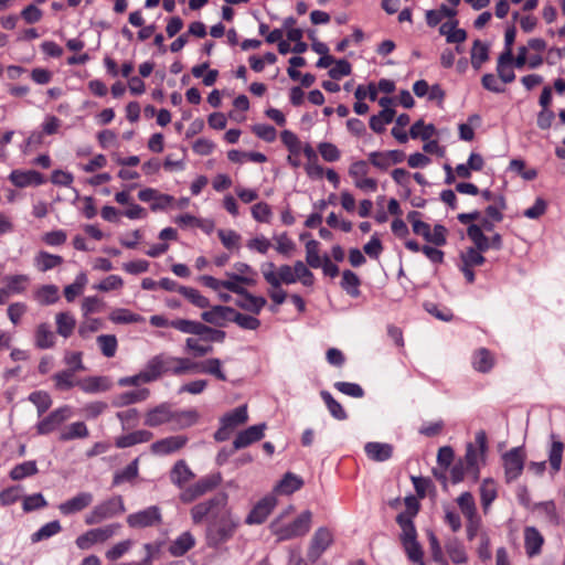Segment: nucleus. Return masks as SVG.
I'll use <instances>...</instances> for the list:
<instances>
[{
  "instance_id": "nucleus-1",
  "label": "nucleus",
  "mask_w": 565,
  "mask_h": 565,
  "mask_svg": "<svg viewBox=\"0 0 565 565\" xmlns=\"http://www.w3.org/2000/svg\"><path fill=\"white\" fill-rule=\"evenodd\" d=\"M295 512V507H287L271 523L270 530L278 541H288L305 536L312 522V513L309 510L301 512L292 522L285 524L282 520Z\"/></svg>"
},
{
  "instance_id": "nucleus-2",
  "label": "nucleus",
  "mask_w": 565,
  "mask_h": 565,
  "mask_svg": "<svg viewBox=\"0 0 565 565\" xmlns=\"http://www.w3.org/2000/svg\"><path fill=\"white\" fill-rule=\"evenodd\" d=\"M239 518L230 510L222 511L206 529V544L210 547H217L231 540L238 527Z\"/></svg>"
},
{
  "instance_id": "nucleus-3",
  "label": "nucleus",
  "mask_w": 565,
  "mask_h": 565,
  "mask_svg": "<svg viewBox=\"0 0 565 565\" xmlns=\"http://www.w3.org/2000/svg\"><path fill=\"white\" fill-rule=\"evenodd\" d=\"M467 234L476 247H469L461 253L462 265L469 267L481 266L486 262L482 252L490 248L489 238L482 233L480 225L477 224H470Z\"/></svg>"
},
{
  "instance_id": "nucleus-4",
  "label": "nucleus",
  "mask_w": 565,
  "mask_h": 565,
  "mask_svg": "<svg viewBox=\"0 0 565 565\" xmlns=\"http://www.w3.org/2000/svg\"><path fill=\"white\" fill-rule=\"evenodd\" d=\"M126 511L124 500L120 495L111 497L96 504L86 515L87 525H96L106 520L122 514Z\"/></svg>"
},
{
  "instance_id": "nucleus-5",
  "label": "nucleus",
  "mask_w": 565,
  "mask_h": 565,
  "mask_svg": "<svg viewBox=\"0 0 565 565\" xmlns=\"http://www.w3.org/2000/svg\"><path fill=\"white\" fill-rule=\"evenodd\" d=\"M119 523H111L105 526L86 531L76 537L75 544L82 551H87L96 544H103L110 540L120 530Z\"/></svg>"
},
{
  "instance_id": "nucleus-6",
  "label": "nucleus",
  "mask_w": 565,
  "mask_h": 565,
  "mask_svg": "<svg viewBox=\"0 0 565 565\" xmlns=\"http://www.w3.org/2000/svg\"><path fill=\"white\" fill-rule=\"evenodd\" d=\"M260 271L264 279L270 287H280L282 284H295L294 266L281 265L276 268L271 262H266L260 265Z\"/></svg>"
},
{
  "instance_id": "nucleus-7",
  "label": "nucleus",
  "mask_w": 565,
  "mask_h": 565,
  "mask_svg": "<svg viewBox=\"0 0 565 565\" xmlns=\"http://www.w3.org/2000/svg\"><path fill=\"white\" fill-rule=\"evenodd\" d=\"M227 495L220 493L212 499L198 503L191 509V518L195 524L201 523L207 515L214 519L226 509Z\"/></svg>"
},
{
  "instance_id": "nucleus-8",
  "label": "nucleus",
  "mask_w": 565,
  "mask_h": 565,
  "mask_svg": "<svg viewBox=\"0 0 565 565\" xmlns=\"http://www.w3.org/2000/svg\"><path fill=\"white\" fill-rule=\"evenodd\" d=\"M369 163L364 160H358L350 164L349 175L353 180L355 188L363 192H375L377 190V181L369 178Z\"/></svg>"
},
{
  "instance_id": "nucleus-9",
  "label": "nucleus",
  "mask_w": 565,
  "mask_h": 565,
  "mask_svg": "<svg viewBox=\"0 0 565 565\" xmlns=\"http://www.w3.org/2000/svg\"><path fill=\"white\" fill-rule=\"evenodd\" d=\"M333 543V535L327 527H319L313 533L308 548V559L312 563L317 562L320 556Z\"/></svg>"
},
{
  "instance_id": "nucleus-10",
  "label": "nucleus",
  "mask_w": 565,
  "mask_h": 565,
  "mask_svg": "<svg viewBox=\"0 0 565 565\" xmlns=\"http://www.w3.org/2000/svg\"><path fill=\"white\" fill-rule=\"evenodd\" d=\"M161 523V512L156 505L131 513L127 516V524L130 527L142 529Z\"/></svg>"
},
{
  "instance_id": "nucleus-11",
  "label": "nucleus",
  "mask_w": 565,
  "mask_h": 565,
  "mask_svg": "<svg viewBox=\"0 0 565 565\" xmlns=\"http://www.w3.org/2000/svg\"><path fill=\"white\" fill-rule=\"evenodd\" d=\"M184 435H173L159 439L151 444L150 450L156 456H167L181 450L188 444Z\"/></svg>"
},
{
  "instance_id": "nucleus-12",
  "label": "nucleus",
  "mask_w": 565,
  "mask_h": 565,
  "mask_svg": "<svg viewBox=\"0 0 565 565\" xmlns=\"http://www.w3.org/2000/svg\"><path fill=\"white\" fill-rule=\"evenodd\" d=\"M170 355L160 353L152 356L143 367L146 381L153 382L166 373H170Z\"/></svg>"
},
{
  "instance_id": "nucleus-13",
  "label": "nucleus",
  "mask_w": 565,
  "mask_h": 565,
  "mask_svg": "<svg viewBox=\"0 0 565 565\" xmlns=\"http://www.w3.org/2000/svg\"><path fill=\"white\" fill-rule=\"evenodd\" d=\"M72 411L68 406L53 411L49 416L38 423L36 429L40 435H46L55 430L62 423L68 419Z\"/></svg>"
},
{
  "instance_id": "nucleus-14",
  "label": "nucleus",
  "mask_w": 565,
  "mask_h": 565,
  "mask_svg": "<svg viewBox=\"0 0 565 565\" xmlns=\"http://www.w3.org/2000/svg\"><path fill=\"white\" fill-rule=\"evenodd\" d=\"M277 505V500L274 495L263 498L247 515L245 522L247 524H262L274 508Z\"/></svg>"
},
{
  "instance_id": "nucleus-15",
  "label": "nucleus",
  "mask_w": 565,
  "mask_h": 565,
  "mask_svg": "<svg viewBox=\"0 0 565 565\" xmlns=\"http://www.w3.org/2000/svg\"><path fill=\"white\" fill-rule=\"evenodd\" d=\"M90 492H79L73 498L58 504L57 509L63 515H72L88 508L93 502Z\"/></svg>"
},
{
  "instance_id": "nucleus-16",
  "label": "nucleus",
  "mask_w": 565,
  "mask_h": 565,
  "mask_svg": "<svg viewBox=\"0 0 565 565\" xmlns=\"http://www.w3.org/2000/svg\"><path fill=\"white\" fill-rule=\"evenodd\" d=\"M217 486V478L206 477L199 480L195 484L184 489L180 494V500L190 503L199 497L205 494Z\"/></svg>"
},
{
  "instance_id": "nucleus-17",
  "label": "nucleus",
  "mask_w": 565,
  "mask_h": 565,
  "mask_svg": "<svg viewBox=\"0 0 565 565\" xmlns=\"http://www.w3.org/2000/svg\"><path fill=\"white\" fill-rule=\"evenodd\" d=\"M505 478L508 481L515 480L524 467V457L519 448H513L503 456Z\"/></svg>"
},
{
  "instance_id": "nucleus-18",
  "label": "nucleus",
  "mask_w": 565,
  "mask_h": 565,
  "mask_svg": "<svg viewBox=\"0 0 565 565\" xmlns=\"http://www.w3.org/2000/svg\"><path fill=\"white\" fill-rule=\"evenodd\" d=\"M172 418V407L168 403H161L153 408H150L145 414V425L148 427H158L164 424H170Z\"/></svg>"
},
{
  "instance_id": "nucleus-19",
  "label": "nucleus",
  "mask_w": 565,
  "mask_h": 565,
  "mask_svg": "<svg viewBox=\"0 0 565 565\" xmlns=\"http://www.w3.org/2000/svg\"><path fill=\"white\" fill-rule=\"evenodd\" d=\"M235 309L226 306H214L202 312L201 318L211 324L223 327L226 322L233 321Z\"/></svg>"
},
{
  "instance_id": "nucleus-20",
  "label": "nucleus",
  "mask_w": 565,
  "mask_h": 565,
  "mask_svg": "<svg viewBox=\"0 0 565 565\" xmlns=\"http://www.w3.org/2000/svg\"><path fill=\"white\" fill-rule=\"evenodd\" d=\"M266 429L265 424H258L246 428L241 431L235 440L233 441V447L235 450L245 448L250 444L260 440L264 437V431Z\"/></svg>"
},
{
  "instance_id": "nucleus-21",
  "label": "nucleus",
  "mask_w": 565,
  "mask_h": 565,
  "mask_svg": "<svg viewBox=\"0 0 565 565\" xmlns=\"http://www.w3.org/2000/svg\"><path fill=\"white\" fill-rule=\"evenodd\" d=\"M56 334L47 322H41L34 331V345L41 350L52 349L56 344Z\"/></svg>"
},
{
  "instance_id": "nucleus-22",
  "label": "nucleus",
  "mask_w": 565,
  "mask_h": 565,
  "mask_svg": "<svg viewBox=\"0 0 565 565\" xmlns=\"http://www.w3.org/2000/svg\"><path fill=\"white\" fill-rule=\"evenodd\" d=\"M138 198L142 202H151L152 211L163 210L173 202L171 195L159 193L151 188L139 191Z\"/></svg>"
},
{
  "instance_id": "nucleus-23",
  "label": "nucleus",
  "mask_w": 565,
  "mask_h": 565,
  "mask_svg": "<svg viewBox=\"0 0 565 565\" xmlns=\"http://www.w3.org/2000/svg\"><path fill=\"white\" fill-rule=\"evenodd\" d=\"M9 180L18 188L40 185L44 182L43 175L34 170H13L9 175Z\"/></svg>"
},
{
  "instance_id": "nucleus-24",
  "label": "nucleus",
  "mask_w": 565,
  "mask_h": 565,
  "mask_svg": "<svg viewBox=\"0 0 565 565\" xmlns=\"http://www.w3.org/2000/svg\"><path fill=\"white\" fill-rule=\"evenodd\" d=\"M544 544V537L540 531L534 526H526L524 529V547L526 554L533 557L541 553Z\"/></svg>"
},
{
  "instance_id": "nucleus-25",
  "label": "nucleus",
  "mask_w": 565,
  "mask_h": 565,
  "mask_svg": "<svg viewBox=\"0 0 565 565\" xmlns=\"http://www.w3.org/2000/svg\"><path fill=\"white\" fill-rule=\"evenodd\" d=\"M153 437L152 433L146 429L136 430L124 436H119L115 440L117 448H128L138 444L148 443Z\"/></svg>"
},
{
  "instance_id": "nucleus-26",
  "label": "nucleus",
  "mask_w": 565,
  "mask_h": 565,
  "mask_svg": "<svg viewBox=\"0 0 565 565\" xmlns=\"http://www.w3.org/2000/svg\"><path fill=\"white\" fill-rule=\"evenodd\" d=\"M63 263V257L45 250H40L34 255L33 266L42 273L51 270Z\"/></svg>"
},
{
  "instance_id": "nucleus-27",
  "label": "nucleus",
  "mask_w": 565,
  "mask_h": 565,
  "mask_svg": "<svg viewBox=\"0 0 565 565\" xmlns=\"http://www.w3.org/2000/svg\"><path fill=\"white\" fill-rule=\"evenodd\" d=\"M199 420V413L195 409L173 411L170 424L173 429H184L193 426Z\"/></svg>"
},
{
  "instance_id": "nucleus-28",
  "label": "nucleus",
  "mask_w": 565,
  "mask_h": 565,
  "mask_svg": "<svg viewBox=\"0 0 565 565\" xmlns=\"http://www.w3.org/2000/svg\"><path fill=\"white\" fill-rule=\"evenodd\" d=\"M56 333L64 339L70 338L76 327L75 317L68 311H61L55 315Z\"/></svg>"
},
{
  "instance_id": "nucleus-29",
  "label": "nucleus",
  "mask_w": 565,
  "mask_h": 565,
  "mask_svg": "<svg viewBox=\"0 0 565 565\" xmlns=\"http://www.w3.org/2000/svg\"><path fill=\"white\" fill-rule=\"evenodd\" d=\"M33 298L40 306L56 303L60 299L58 287L52 284L43 285L34 291Z\"/></svg>"
},
{
  "instance_id": "nucleus-30",
  "label": "nucleus",
  "mask_w": 565,
  "mask_h": 565,
  "mask_svg": "<svg viewBox=\"0 0 565 565\" xmlns=\"http://www.w3.org/2000/svg\"><path fill=\"white\" fill-rule=\"evenodd\" d=\"M241 298L236 300V305L243 310L258 315L267 303L266 299L262 296H254L245 290V294L239 295Z\"/></svg>"
},
{
  "instance_id": "nucleus-31",
  "label": "nucleus",
  "mask_w": 565,
  "mask_h": 565,
  "mask_svg": "<svg viewBox=\"0 0 565 565\" xmlns=\"http://www.w3.org/2000/svg\"><path fill=\"white\" fill-rule=\"evenodd\" d=\"M150 392L148 388H141L131 392L118 394L113 399L115 407H125L135 403L143 402L148 398Z\"/></svg>"
},
{
  "instance_id": "nucleus-32",
  "label": "nucleus",
  "mask_w": 565,
  "mask_h": 565,
  "mask_svg": "<svg viewBox=\"0 0 565 565\" xmlns=\"http://www.w3.org/2000/svg\"><path fill=\"white\" fill-rule=\"evenodd\" d=\"M77 386L85 393H98L109 390L110 382L105 376H88L77 381Z\"/></svg>"
},
{
  "instance_id": "nucleus-33",
  "label": "nucleus",
  "mask_w": 565,
  "mask_h": 565,
  "mask_svg": "<svg viewBox=\"0 0 565 565\" xmlns=\"http://www.w3.org/2000/svg\"><path fill=\"white\" fill-rule=\"evenodd\" d=\"M364 450L367 457L374 461H385L393 454V447L385 443H367Z\"/></svg>"
},
{
  "instance_id": "nucleus-34",
  "label": "nucleus",
  "mask_w": 565,
  "mask_h": 565,
  "mask_svg": "<svg viewBox=\"0 0 565 565\" xmlns=\"http://www.w3.org/2000/svg\"><path fill=\"white\" fill-rule=\"evenodd\" d=\"M170 373L173 375H184L188 373L198 372L200 363L190 360L189 358H178L170 355Z\"/></svg>"
},
{
  "instance_id": "nucleus-35",
  "label": "nucleus",
  "mask_w": 565,
  "mask_h": 565,
  "mask_svg": "<svg viewBox=\"0 0 565 565\" xmlns=\"http://www.w3.org/2000/svg\"><path fill=\"white\" fill-rule=\"evenodd\" d=\"M194 478V473L185 463L184 460H179L174 463L170 472V479L173 484L182 488L186 482Z\"/></svg>"
},
{
  "instance_id": "nucleus-36",
  "label": "nucleus",
  "mask_w": 565,
  "mask_h": 565,
  "mask_svg": "<svg viewBox=\"0 0 565 565\" xmlns=\"http://www.w3.org/2000/svg\"><path fill=\"white\" fill-rule=\"evenodd\" d=\"M233 267H234L235 271L226 273V277L239 280V282L249 285V286H254L256 284V280L254 278L255 271L248 264L237 262L234 264Z\"/></svg>"
},
{
  "instance_id": "nucleus-37",
  "label": "nucleus",
  "mask_w": 565,
  "mask_h": 565,
  "mask_svg": "<svg viewBox=\"0 0 565 565\" xmlns=\"http://www.w3.org/2000/svg\"><path fill=\"white\" fill-rule=\"evenodd\" d=\"M195 544V539L190 532H183L169 546V552L173 556H182Z\"/></svg>"
},
{
  "instance_id": "nucleus-38",
  "label": "nucleus",
  "mask_w": 565,
  "mask_h": 565,
  "mask_svg": "<svg viewBox=\"0 0 565 565\" xmlns=\"http://www.w3.org/2000/svg\"><path fill=\"white\" fill-rule=\"evenodd\" d=\"M303 486V480L301 477L287 472L280 482L275 487V491L280 494H291L299 490Z\"/></svg>"
},
{
  "instance_id": "nucleus-39",
  "label": "nucleus",
  "mask_w": 565,
  "mask_h": 565,
  "mask_svg": "<svg viewBox=\"0 0 565 565\" xmlns=\"http://www.w3.org/2000/svg\"><path fill=\"white\" fill-rule=\"evenodd\" d=\"M248 414L246 406H239L222 417L221 423L230 431L247 422Z\"/></svg>"
},
{
  "instance_id": "nucleus-40",
  "label": "nucleus",
  "mask_w": 565,
  "mask_h": 565,
  "mask_svg": "<svg viewBox=\"0 0 565 565\" xmlns=\"http://www.w3.org/2000/svg\"><path fill=\"white\" fill-rule=\"evenodd\" d=\"M563 451L564 444L557 438L556 435L552 434L551 447L548 450V462L554 473L561 469Z\"/></svg>"
},
{
  "instance_id": "nucleus-41",
  "label": "nucleus",
  "mask_w": 565,
  "mask_h": 565,
  "mask_svg": "<svg viewBox=\"0 0 565 565\" xmlns=\"http://www.w3.org/2000/svg\"><path fill=\"white\" fill-rule=\"evenodd\" d=\"M494 365L493 355L489 350L481 348L477 350L472 358V366L476 371L488 373Z\"/></svg>"
},
{
  "instance_id": "nucleus-42",
  "label": "nucleus",
  "mask_w": 565,
  "mask_h": 565,
  "mask_svg": "<svg viewBox=\"0 0 565 565\" xmlns=\"http://www.w3.org/2000/svg\"><path fill=\"white\" fill-rule=\"evenodd\" d=\"M6 287L3 288L8 297L10 295L22 294L29 284L26 275H12L4 278Z\"/></svg>"
},
{
  "instance_id": "nucleus-43",
  "label": "nucleus",
  "mask_w": 565,
  "mask_h": 565,
  "mask_svg": "<svg viewBox=\"0 0 565 565\" xmlns=\"http://www.w3.org/2000/svg\"><path fill=\"white\" fill-rule=\"evenodd\" d=\"M361 280L355 273L352 270H344L342 273L341 287L342 289L353 298L360 296Z\"/></svg>"
},
{
  "instance_id": "nucleus-44",
  "label": "nucleus",
  "mask_w": 565,
  "mask_h": 565,
  "mask_svg": "<svg viewBox=\"0 0 565 565\" xmlns=\"http://www.w3.org/2000/svg\"><path fill=\"white\" fill-rule=\"evenodd\" d=\"M395 111L392 108L381 110L370 118V127L374 132H383L385 126L393 121Z\"/></svg>"
},
{
  "instance_id": "nucleus-45",
  "label": "nucleus",
  "mask_w": 565,
  "mask_h": 565,
  "mask_svg": "<svg viewBox=\"0 0 565 565\" xmlns=\"http://www.w3.org/2000/svg\"><path fill=\"white\" fill-rule=\"evenodd\" d=\"M457 504L466 519L479 516L475 499L470 492H463L457 498Z\"/></svg>"
},
{
  "instance_id": "nucleus-46",
  "label": "nucleus",
  "mask_w": 565,
  "mask_h": 565,
  "mask_svg": "<svg viewBox=\"0 0 565 565\" xmlns=\"http://www.w3.org/2000/svg\"><path fill=\"white\" fill-rule=\"evenodd\" d=\"M88 436V429L83 422H75L68 425L60 435L62 441L75 438H85Z\"/></svg>"
},
{
  "instance_id": "nucleus-47",
  "label": "nucleus",
  "mask_w": 565,
  "mask_h": 565,
  "mask_svg": "<svg viewBox=\"0 0 565 565\" xmlns=\"http://www.w3.org/2000/svg\"><path fill=\"white\" fill-rule=\"evenodd\" d=\"M446 552L455 564H465L468 561L463 545L457 540H451L446 544Z\"/></svg>"
},
{
  "instance_id": "nucleus-48",
  "label": "nucleus",
  "mask_w": 565,
  "mask_h": 565,
  "mask_svg": "<svg viewBox=\"0 0 565 565\" xmlns=\"http://www.w3.org/2000/svg\"><path fill=\"white\" fill-rule=\"evenodd\" d=\"M480 498L483 510L487 512L491 503L497 498V487L492 480L484 479L482 481L480 487Z\"/></svg>"
},
{
  "instance_id": "nucleus-49",
  "label": "nucleus",
  "mask_w": 565,
  "mask_h": 565,
  "mask_svg": "<svg viewBox=\"0 0 565 565\" xmlns=\"http://www.w3.org/2000/svg\"><path fill=\"white\" fill-rule=\"evenodd\" d=\"M483 454L484 452H480V450L477 449V447L473 446L472 444H469L467 446L466 456H465L466 465H467L466 469L473 475L475 479H477L479 476L478 462H479V459L483 456Z\"/></svg>"
},
{
  "instance_id": "nucleus-50",
  "label": "nucleus",
  "mask_w": 565,
  "mask_h": 565,
  "mask_svg": "<svg viewBox=\"0 0 565 565\" xmlns=\"http://www.w3.org/2000/svg\"><path fill=\"white\" fill-rule=\"evenodd\" d=\"M489 58L488 45L482 43L480 40L473 42L471 49V64L476 70H479L481 65Z\"/></svg>"
},
{
  "instance_id": "nucleus-51",
  "label": "nucleus",
  "mask_w": 565,
  "mask_h": 565,
  "mask_svg": "<svg viewBox=\"0 0 565 565\" xmlns=\"http://www.w3.org/2000/svg\"><path fill=\"white\" fill-rule=\"evenodd\" d=\"M320 396L323 399L330 414L338 420H344L347 413L342 405L337 402L328 391H321Z\"/></svg>"
},
{
  "instance_id": "nucleus-52",
  "label": "nucleus",
  "mask_w": 565,
  "mask_h": 565,
  "mask_svg": "<svg viewBox=\"0 0 565 565\" xmlns=\"http://www.w3.org/2000/svg\"><path fill=\"white\" fill-rule=\"evenodd\" d=\"M109 320L114 323H137L143 321V317L128 309L118 308L110 312Z\"/></svg>"
},
{
  "instance_id": "nucleus-53",
  "label": "nucleus",
  "mask_w": 565,
  "mask_h": 565,
  "mask_svg": "<svg viewBox=\"0 0 565 565\" xmlns=\"http://www.w3.org/2000/svg\"><path fill=\"white\" fill-rule=\"evenodd\" d=\"M72 371L63 370L53 375L54 386L57 391H68L77 386V381L74 379Z\"/></svg>"
},
{
  "instance_id": "nucleus-54",
  "label": "nucleus",
  "mask_w": 565,
  "mask_h": 565,
  "mask_svg": "<svg viewBox=\"0 0 565 565\" xmlns=\"http://www.w3.org/2000/svg\"><path fill=\"white\" fill-rule=\"evenodd\" d=\"M199 363H200V366H199L198 372L213 375L221 381L226 380V375L222 371L221 360L214 358V359H209V360H205L204 362H199Z\"/></svg>"
},
{
  "instance_id": "nucleus-55",
  "label": "nucleus",
  "mask_w": 565,
  "mask_h": 565,
  "mask_svg": "<svg viewBox=\"0 0 565 565\" xmlns=\"http://www.w3.org/2000/svg\"><path fill=\"white\" fill-rule=\"evenodd\" d=\"M436 134V128L433 124L425 125L423 120L416 121L409 130V136L413 139L420 138L422 140H429Z\"/></svg>"
},
{
  "instance_id": "nucleus-56",
  "label": "nucleus",
  "mask_w": 565,
  "mask_h": 565,
  "mask_svg": "<svg viewBox=\"0 0 565 565\" xmlns=\"http://www.w3.org/2000/svg\"><path fill=\"white\" fill-rule=\"evenodd\" d=\"M178 292L185 297L191 303L199 308H207L210 302L199 290L191 287H179Z\"/></svg>"
},
{
  "instance_id": "nucleus-57",
  "label": "nucleus",
  "mask_w": 565,
  "mask_h": 565,
  "mask_svg": "<svg viewBox=\"0 0 565 565\" xmlns=\"http://www.w3.org/2000/svg\"><path fill=\"white\" fill-rule=\"evenodd\" d=\"M97 343L102 353L106 358H113L116 354L118 342L114 334H102L97 337Z\"/></svg>"
},
{
  "instance_id": "nucleus-58",
  "label": "nucleus",
  "mask_w": 565,
  "mask_h": 565,
  "mask_svg": "<svg viewBox=\"0 0 565 565\" xmlns=\"http://www.w3.org/2000/svg\"><path fill=\"white\" fill-rule=\"evenodd\" d=\"M35 473H38L36 462L31 460L13 467L12 470L10 471V478L12 480H21L25 477L33 476Z\"/></svg>"
},
{
  "instance_id": "nucleus-59",
  "label": "nucleus",
  "mask_w": 565,
  "mask_h": 565,
  "mask_svg": "<svg viewBox=\"0 0 565 565\" xmlns=\"http://www.w3.org/2000/svg\"><path fill=\"white\" fill-rule=\"evenodd\" d=\"M132 545V540L128 539L120 541L105 552V557L111 562L117 561L121 558L127 552H129Z\"/></svg>"
},
{
  "instance_id": "nucleus-60",
  "label": "nucleus",
  "mask_w": 565,
  "mask_h": 565,
  "mask_svg": "<svg viewBox=\"0 0 565 565\" xmlns=\"http://www.w3.org/2000/svg\"><path fill=\"white\" fill-rule=\"evenodd\" d=\"M396 522L398 523V525L401 526V530H402V534H401L402 543L416 541L417 532H416L413 520H411L408 518L406 519L404 516H397Z\"/></svg>"
},
{
  "instance_id": "nucleus-61",
  "label": "nucleus",
  "mask_w": 565,
  "mask_h": 565,
  "mask_svg": "<svg viewBox=\"0 0 565 565\" xmlns=\"http://www.w3.org/2000/svg\"><path fill=\"white\" fill-rule=\"evenodd\" d=\"M62 526L58 521H51L41 526L35 533L32 534L33 542H40L60 533Z\"/></svg>"
},
{
  "instance_id": "nucleus-62",
  "label": "nucleus",
  "mask_w": 565,
  "mask_h": 565,
  "mask_svg": "<svg viewBox=\"0 0 565 565\" xmlns=\"http://www.w3.org/2000/svg\"><path fill=\"white\" fill-rule=\"evenodd\" d=\"M295 280L300 281L303 286L313 285V274L308 269L303 262L297 260L294 264Z\"/></svg>"
},
{
  "instance_id": "nucleus-63",
  "label": "nucleus",
  "mask_w": 565,
  "mask_h": 565,
  "mask_svg": "<svg viewBox=\"0 0 565 565\" xmlns=\"http://www.w3.org/2000/svg\"><path fill=\"white\" fill-rule=\"evenodd\" d=\"M29 401L36 406L39 415L45 413L52 405V399L50 395L43 391L31 393L29 396Z\"/></svg>"
},
{
  "instance_id": "nucleus-64",
  "label": "nucleus",
  "mask_w": 565,
  "mask_h": 565,
  "mask_svg": "<svg viewBox=\"0 0 565 565\" xmlns=\"http://www.w3.org/2000/svg\"><path fill=\"white\" fill-rule=\"evenodd\" d=\"M138 476V459H135L127 467H125L121 471H118L114 476V484H120L125 481H130Z\"/></svg>"
}]
</instances>
